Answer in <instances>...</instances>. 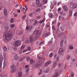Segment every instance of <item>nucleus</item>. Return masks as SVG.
<instances>
[{
	"label": "nucleus",
	"mask_w": 77,
	"mask_h": 77,
	"mask_svg": "<svg viewBox=\"0 0 77 77\" xmlns=\"http://www.w3.org/2000/svg\"><path fill=\"white\" fill-rule=\"evenodd\" d=\"M12 33L11 32H8V33L5 32L4 34L5 38L4 41L5 42H8L10 40V39L12 37Z\"/></svg>",
	"instance_id": "obj_1"
},
{
	"label": "nucleus",
	"mask_w": 77,
	"mask_h": 77,
	"mask_svg": "<svg viewBox=\"0 0 77 77\" xmlns=\"http://www.w3.org/2000/svg\"><path fill=\"white\" fill-rule=\"evenodd\" d=\"M3 56L4 58V61L3 63V68H5L6 65V52H4L3 53Z\"/></svg>",
	"instance_id": "obj_2"
},
{
	"label": "nucleus",
	"mask_w": 77,
	"mask_h": 77,
	"mask_svg": "<svg viewBox=\"0 0 77 77\" xmlns=\"http://www.w3.org/2000/svg\"><path fill=\"white\" fill-rule=\"evenodd\" d=\"M42 64V63H41L40 61H38L37 62L35 65V68H39L41 66Z\"/></svg>",
	"instance_id": "obj_3"
},
{
	"label": "nucleus",
	"mask_w": 77,
	"mask_h": 77,
	"mask_svg": "<svg viewBox=\"0 0 77 77\" xmlns=\"http://www.w3.org/2000/svg\"><path fill=\"white\" fill-rule=\"evenodd\" d=\"M21 44V41L17 40L15 43V46L16 47H18V46H20Z\"/></svg>",
	"instance_id": "obj_4"
},
{
	"label": "nucleus",
	"mask_w": 77,
	"mask_h": 77,
	"mask_svg": "<svg viewBox=\"0 0 77 77\" xmlns=\"http://www.w3.org/2000/svg\"><path fill=\"white\" fill-rule=\"evenodd\" d=\"M11 72H15L16 71V66H14V64H13L11 66Z\"/></svg>",
	"instance_id": "obj_5"
},
{
	"label": "nucleus",
	"mask_w": 77,
	"mask_h": 77,
	"mask_svg": "<svg viewBox=\"0 0 77 77\" xmlns=\"http://www.w3.org/2000/svg\"><path fill=\"white\" fill-rule=\"evenodd\" d=\"M59 54H62L64 53V50L62 48H60L59 51L58 52Z\"/></svg>",
	"instance_id": "obj_6"
},
{
	"label": "nucleus",
	"mask_w": 77,
	"mask_h": 77,
	"mask_svg": "<svg viewBox=\"0 0 77 77\" xmlns=\"http://www.w3.org/2000/svg\"><path fill=\"white\" fill-rule=\"evenodd\" d=\"M41 33V31L39 30H36L34 32V35H40Z\"/></svg>",
	"instance_id": "obj_7"
},
{
	"label": "nucleus",
	"mask_w": 77,
	"mask_h": 77,
	"mask_svg": "<svg viewBox=\"0 0 77 77\" xmlns=\"http://www.w3.org/2000/svg\"><path fill=\"white\" fill-rule=\"evenodd\" d=\"M57 66V62L56 61H55L54 62L53 64H52V68L53 69L55 67Z\"/></svg>",
	"instance_id": "obj_8"
},
{
	"label": "nucleus",
	"mask_w": 77,
	"mask_h": 77,
	"mask_svg": "<svg viewBox=\"0 0 77 77\" xmlns=\"http://www.w3.org/2000/svg\"><path fill=\"white\" fill-rule=\"evenodd\" d=\"M22 72H19L16 77H22Z\"/></svg>",
	"instance_id": "obj_9"
},
{
	"label": "nucleus",
	"mask_w": 77,
	"mask_h": 77,
	"mask_svg": "<svg viewBox=\"0 0 77 77\" xmlns=\"http://www.w3.org/2000/svg\"><path fill=\"white\" fill-rule=\"evenodd\" d=\"M51 61L49 60L47 62H46L45 64V66H48V65H49V64H50V63H52Z\"/></svg>",
	"instance_id": "obj_10"
},
{
	"label": "nucleus",
	"mask_w": 77,
	"mask_h": 77,
	"mask_svg": "<svg viewBox=\"0 0 77 77\" xmlns=\"http://www.w3.org/2000/svg\"><path fill=\"white\" fill-rule=\"evenodd\" d=\"M26 30H28V31H30V30L32 29V26H29V27L26 26Z\"/></svg>",
	"instance_id": "obj_11"
},
{
	"label": "nucleus",
	"mask_w": 77,
	"mask_h": 77,
	"mask_svg": "<svg viewBox=\"0 0 77 77\" xmlns=\"http://www.w3.org/2000/svg\"><path fill=\"white\" fill-rule=\"evenodd\" d=\"M17 33L18 34V35H20L22 33V31L20 30H18L17 31Z\"/></svg>",
	"instance_id": "obj_12"
},
{
	"label": "nucleus",
	"mask_w": 77,
	"mask_h": 77,
	"mask_svg": "<svg viewBox=\"0 0 77 77\" xmlns=\"http://www.w3.org/2000/svg\"><path fill=\"white\" fill-rule=\"evenodd\" d=\"M3 56L1 55L0 54V61L1 60V61H3Z\"/></svg>",
	"instance_id": "obj_13"
},
{
	"label": "nucleus",
	"mask_w": 77,
	"mask_h": 77,
	"mask_svg": "<svg viewBox=\"0 0 77 77\" xmlns=\"http://www.w3.org/2000/svg\"><path fill=\"white\" fill-rule=\"evenodd\" d=\"M9 27L8 26H6L4 27V29L5 30V31H8L9 30Z\"/></svg>",
	"instance_id": "obj_14"
},
{
	"label": "nucleus",
	"mask_w": 77,
	"mask_h": 77,
	"mask_svg": "<svg viewBox=\"0 0 77 77\" xmlns=\"http://www.w3.org/2000/svg\"><path fill=\"white\" fill-rule=\"evenodd\" d=\"M45 73H48L49 72V69H47L46 70L43 71Z\"/></svg>",
	"instance_id": "obj_15"
},
{
	"label": "nucleus",
	"mask_w": 77,
	"mask_h": 77,
	"mask_svg": "<svg viewBox=\"0 0 77 77\" xmlns=\"http://www.w3.org/2000/svg\"><path fill=\"white\" fill-rule=\"evenodd\" d=\"M69 15L70 17H72V11L70 10L69 11Z\"/></svg>",
	"instance_id": "obj_16"
},
{
	"label": "nucleus",
	"mask_w": 77,
	"mask_h": 77,
	"mask_svg": "<svg viewBox=\"0 0 77 77\" xmlns=\"http://www.w3.org/2000/svg\"><path fill=\"white\" fill-rule=\"evenodd\" d=\"M29 40L30 41V42L31 43L33 42V37H29Z\"/></svg>",
	"instance_id": "obj_17"
},
{
	"label": "nucleus",
	"mask_w": 77,
	"mask_h": 77,
	"mask_svg": "<svg viewBox=\"0 0 77 77\" xmlns=\"http://www.w3.org/2000/svg\"><path fill=\"white\" fill-rule=\"evenodd\" d=\"M49 18H53V14H52V13H50L49 14Z\"/></svg>",
	"instance_id": "obj_18"
},
{
	"label": "nucleus",
	"mask_w": 77,
	"mask_h": 77,
	"mask_svg": "<svg viewBox=\"0 0 77 77\" xmlns=\"http://www.w3.org/2000/svg\"><path fill=\"white\" fill-rule=\"evenodd\" d=\"M77 8V4L75 3H74L73 5V9H75Z\"/></svg>",
	"instance_id": "obj_19"
},
{
	"label": "nucleus",
	"mask_w": 77,
	"mask_h": 77,
	"mask_svg": "<svg viewBox=\"0 0 77 77\" xmlns=\"http://www.w3.org/2000/svg\"><path fill=\"white\" fill-rule=\"evenodd\" d=\"M42 69H40V72L38 73V75H40L42 74Z\"/></svg>",
	"instance_id": "obj_20"
},
{
	"label": "nucleus",
	"mask_w": 77,
	"mask_h": 77,
	"mask_svg": "<svg viewBox=\"0 0 77 77\" xmlns=\"http://www.w3.org/2000/svg\"><path fill=\"white\" fill-rule=\"evenodd\" d=\"M63 8L65 10V11H67L68 10V8L66 6H63Z\"/></svg>",
	"instance_id": "obj_21"
},
{
	"label": "nucleus",
	"mask_w": 77,
	"mask_h": 77,
	"mask_svg": "<svg viewBox=\"0 0 77 77\" xmlns=\"http://www.w3.org/2000/svg\"><path fill=\"white\" fill-rule=\"evenodd\" d=\"M7 14H8V12H7V10H4V15L5 16H7Z\"/></svg>",
	"instance_id": "obj_22"
},
{
	"label": "nucleus",
	"mask_w": 77,
	"mask_h": 77,
	"mask_svg": "<svg viewBox=\"0 0 77 77\" xmlns=\"http://www.w3.org/2000/svg\"><path fill=\"white\" fill-rule=\"evenodd\" d=\"M15 60H18V57L17 55H16L14 57Z\"/></svg>",
	"instance_id": "obj_23"
},
{
	"label": "nucleus",
	"mask_w": 77,
	"mask_h": 77,
	"mask_svg": "<svg viewBox=\"0 0 77 77\" xmlns=\"http://www.w3.org/2000/svg\"><path fill=\"white\" fill-rule=\"evenodd\" d=\"M15 26V25L14 24H12L10 25V27L11 28H14Z\"/></svg>",
	"instance_id": "obj_24"
},
{
	"label": "nucleus",
	"mask_w": 77,
	"mask_h": 77,
	"mask_svg": "<svg viewBox=\"0 0 77 77\" xmlns=\"http://www.w3.org/2000/svg\"><path fill=\"white\" fill-rule=\"evenodd\" d=\"M50 35V34L49 32H48L45 34V36L46 37H47V36H48L49 35Z\"/></svg>",
	"instance_id": "obj_25"
},
{
	"label": "nucleus",
	"mask_w": 77,
	"mask_h": 77,
	"mask_svg": "<svg viewBox=\"0 0 77 77\" xmlns=\"http://www.w3.org/2000/svg\"><path fill=\"white\" fill-rule=\"evenodd\" d=\"M25 47V45H22L21 46L20 48L21 50H23L24 48Z\"/></svg>",
	"instance_id": "obj_26"
},
{
	"label": "nucleus",
	"mask_w": 77,
	"mask_h": 77,
	"mask_svg": "<svg viewBox=\"0 0 77 77\" xmlns=\"http://www.w3.org/2000/svg\"><path fill=\"white\" fill-rule=\"evenodd\" d=\"M48 0H43V2L44 4H45V3H47V1Z\"/></svg>",
	"instance_id": "obj_27"
},
{
	"label": "nucleus",
	"mask_w": 77,
	"mask_h": 77,
	"mask_svg": "<svg viewBox=\"0 0 77 77\" xmlns=\"http://www.w3.org/2000/svg\"><path fill=\"white\" fill-rule=\"evenodd\" d=\"M62 33H60L59 34H58V38H60V37H61V36H62Z\"/></svg>",
	"instance_id": "obj_28"
},
{
	"label": "nucleus",
	"mask_w": 77,
	"mask_h": 77,
	"mask_svg": "<svg viewBox=\"0 0 77 77\" xmlns=\"http://www.w3.org/2000/svg\"><path fill=\"white\" fill-rule=\"evenodd\" d=\"M53 38H52V39L49 42V43L51 44L53 43Z\"/></svg>",
	"instance_id": "obj_29"
},
{
	"label": "nucleus",
	"mask_w": 77,
	"mask_h": 77,
	"mask_svg": "<svg viewBox=\"0 0 77 77\" xmlns=\"http://www.w3.org/2000/svg\"><path fill=\"white\" fill-rule=\"evenodd\" d=\"M3 61H2L1 60H0V68H2V62Z\"/></svg>",
	"instance_id": "obj_30"
},
{
	"label": "nucleus",
	"mask_w": 77,
	"mask_h": 77,
	"mask_svg": "<svg viewBox=\"0 0 77 77\" xmlns=\"http://www.w3.org/2000/svg\"><path fill=\"white\" fill-rule=\"evenodd\" d=\"M37 7L38 8L39 7H40V8H41V7H42V5L39 4H37Z\"/></svg>",
	"instance_id": "obj_31"
},
{
	"label": "nucleus",
	"mask_w": 77,
	"mask_h": 77,
	"mask_svg": "<svg viewBox=\"0 0 77 77\" xmlns=\"http://www.w3.org/2000/svg\"><path fill=\"white\" fill-rule=\"evenodd\" d=\"M63 40H62L61 41V43H60V46L61 47L63 45Z\"/></svg>",
	"instance_id": "obj_32"
},
{
	"label": "nucleus",
	"mask_w": 77,
	"mask_h": 77,
	"mask_svg": "<svg viewBox=\"0 0 77 77\" xmlns=\"http://www.w3.org/2000/svg\"><path fill=\"white\" fill-rule=\"evenodd\" d=\"M54 5H51L50 6V8L51 9H53V8H54Z\"/></svg>",
	"instance_id": "obj_33"
},
{
	"label": "nucleus",
	"mask_w": 77,
	"mask_h": 77,
	"mask_svg": "<svg viewBox=\"0 0 77 77\" xmlns=\"http://www.w3.org/2000/svg\"><path fill=\"white\" fill-rule=\"evenodd\" d=\"M30 64L32 65L33 63V59H31L30 60Z\"/></svg>",
	"instance_id": "obj_34"
},
{
	"label": "nucleus",
	"mask_w": 77,
	"mask_h": 77,
	"mask_svg": "<svg viewBox=\"0 0 77 77\" xmlns=\"http://www.w3.org/2000/svg\"><path fill=\"white\" fill-rule=\"evenodd\" d=\"M37 23H38V22L36 20H35V23L34 24V26H35L36 25V24H37Z\"/></svg>",
	"instance_id": "obj_35"
},
{
	"label": "nucleus",
	"mask_w": 77,
	"mask_h": 77,
	"mask_svg": "<svg viewBox=\"0 0 77 77\" xmlns=\"http://www.w3.org/2000/svg\"><path fill=\"white\" fill-rule=\"evenodd\" d=\"M3 48L4 51H7V48H6V47H4Z\"/></svg>",
	"instance_id": "obj_36"
},
{
	"label": "nucleus",
	"mask_w": 77,
	"mask_h": 77,
	"mask_svg": "<svg viewBox=\"0 0 77 77\" xmlns=\"http://www.w3.org/2000/svg\"><path fill=\"white\" fill-rule=\"evenodd\" d=\"M36 4L37 5L39 4V0H36Z\"/></svg>",
	"instance_id": "obj_37"
},
{
	"label": "nucleus",
	"mask_w": 77,
	"mask_h": 77,
	"mask_svg": "<svg viewBox=\"0 0 77 77\" xmlns=\"http://www.w3.org/2000/svg\"><path fill=\"white\" fill-rule=\"evenodd\" d=\"M69 48L70 50H73L74 48L72 46H70L69 47Z\"/></svg>",
	"instance_id": "obj_38"
},
{
	"label": "nucleus",
	"mask_w": 77,
	"mask_h": 77,
	"mask_svg": "<svg viewBox=\"0 0 77 77\" xmlns=\"http://www.w3.org/2000/svg\"><path fill=\"white\" fill-rule=\"evenodd\" d=\"M23 11L24 12V13H26V10L25 9V8H23Z\"/></svg>",
	"instance_id": "obj_39"
},
{
	"label": "nucleus",
	"mask_w": 77,
	"mask_h": 77,
	"mask_svg": "<svg viewBox=\"0 0 77 77\" xmlns=\"http://www.w3.org/2000/svg\"><path fill=\"white\" fill-rule=\"evenodd\" d=\"M26 60L27 61H29V60H30V57H26Z\"/></svg>",
	"instance_id": "obj_40"
},
{
	"label": "nucleus",
	"mask_w": 77,
	"mask_h": 77,
	"mask_svg": "<svg viewBox=\"0 0 77 77\" xmlns=\"http://www.w3.org/2000/svg\"><path fill=\"white\" fill-rule=\"evenodd\" d=\"M41 11L40 8H38L36 10V12H39Z\"/></svg>",
	"instance_id": "obj_41"
},
{
	"label": "nucleus",
	"mask_w": 77,
	"mask_h": 77,
	"mask_svg": "<svg viewBox=\"0 0 77 77\" xmlns=\"http://www.w3.org/2000/svg\"><path fill=\"white\" fill-rule=\"evenodd\" d=\"M10 22L11 23H14V19L12 18H11L10 20Z\"/></svg>",
	"instance_id": "obj_42"
},
{
	"label": "nucleus",
	"mask_w": 77,
	"mask_h": 77,
	"mask_svg": "<svg viewBox=\"0 0 77 77\" xmlns=\"http://www.w3.org/2000/svg\"><path fill=\"white\" fill-rule=\"evenodd\" d=\"M69 59H70V56L68 55L66 58V59L67 60H69Z\"/></svg>",
	"instance_id": "obj_43"
},
{
	"label": "nucleus",
	"mask_w": 77,
	"mask_h": 77,
	"mask_svg": "<svg viewBox=\"0 0 77 77\" xmlns=\"http://www.w3.org/2000/svg\"><path fill=\"white\" fill-rule=\"evenodd\" d=\"M52 30H56V29H55V27H54V26H53L52 27Z\"/></svg>",
	"instance_id": "obj_44"
},
{
	"label": "nucleus",
	"mask_w": 77,
	"mask_h": 77,
	"mask_svg": "<svg viewBox=\"0 0 77 77\" xmlns=\"http://www.w3.org/2000/svg\"><path fill=\"white\" fill-rule=\"evenodd\" d=\"M53 56V54L52 53H51L50 55H49V57H52V56Z\"/></svg>",
	"instance_id": "obj_45"
},
{
	"label": "nucleus",
	"mask_w": 77,
	"mask_h": 77,
	"mask_svg": "<svg viewBox=\"0 0 77 77\" xmlns=\"http://www.w3.org/2000/svg\"><path fill=\"white\" fill-rule=\"evenodd\" d=\"M19 54H21V53H22V51L20 50L19 51Z\"/></svg>",
	"instance_id": "obj_46"
},
{
	"label": "nucleus",
	"mask_w": 77,
	"mask_h": 77,
	"mask_svg": "<svg viewBox=\"0 0 77 77\" xmlns=\"http://www.w3.org/2000/svg\"><path fill=\"white\" fill-rule=\"evenodd\" d=\"M60 29L61 30V31L63 32L64 30L62 28V27H60Z\"/></svg>",
	"instance_id": "obj_47"
},
{
	"label": "nucleus",
	"mask_w": 77,
	"mask_h": 77,
	"mask_svg": "<svg viewBox=\"0 0 77 77\" xmlns=\"http://www.w3.org/2000/svg\"><path fill=\"white\" fill-rule=\"evenodd\" d=\"M61 19L62 20V21H65V18L64 17H61Z\"/></svg>",
	"instance_id": "obj_48"
},
{
	"label": "nucleus",
	"mask_w": 77,
	"mask_h": 77,
	"mask_svg": "<svg viewBox=\"0 0 77 77\" xmlns=\"http://www.w3.org/2000/svg\"><path fill=\"white\" fill-rule=\"evenodd\" d=\"M74 16H77V12H75L74 14Z\"/></svg>",
	"instance_id": "obj_49"
},
{
	"label": "nucleus",
	"mask_w": 77,
	"mask_h": 77,
	"mask_svg": "<svg viewBox=\"0 0 77 77\" xmlns=\"http://www.w3.org/2000/svg\"><path fill=\"white\" fill-rule=\"evenodd\" d=\"M28 50L29 51H30L31 50V48L29 47L28 48Z\"/></svg>",
	"instance_id": "obj_50"
},
{
	"label": "nucleus",
	"mask_w": 77,
	"mask_h": 77,
	"mask_svg": "<svg viewBox=\"0 0 77 77\" xmlns=\"http://www.w3.org/2000/svg\"><path fill=\"white\" fill-rule=\"evenodd\" d=\"M14 51H17V48H14Z\"/></svg>",
	"instance_id": "obj_51"
},
{
	"label": "nucleus",
	"mask_w": 77,
	"mask_h": 77,
	"mask_svg": "<svg viewBox=\"0 0 77 77\" xmlns=\"http://www.w3.org/2000/svg\"><path fill=\"white\" fill-rule=\"evenodd\" d=\"M24 60V58L23 57L21 58L20 60V61H23Z\"/></svg>",
	"instance_id": "obj_52"
},
{
	"label": "nucleus",
	"mask_w": 77,
	"mask_h": 77,
	"mask_svg": "<svg viewBox=\"0 0 77 77\" xmlns=\"http://www.w3.org/2000/svg\"><path fill=\"white\" fill-rule=\"evenodd\" d=\"M27 51V49H26V50H23V53H25V52H26V51Z\"/></svg>",
	"instance_id": "obj_53"
},
{
	"label": "nucleus",
	"mask_w": 77,
	"mask_h": 77,
	"mask_svg": "<svg viewBox=\"0 0 77 77\" xmlns=\"http://www.w3.org/2000/svg\"><path fill=\"white\" fill-rule=\"evenodd\" d=\"M74 73H72L71 75V77H74Z\"/></svg>",
	"instance_id": "obj_54"
},
{
	"label": "nucleus",
	"mask_w": 77,
	"mask_h": 77,
	"mask_svg": "<svg viewBox=\"0 0 77 77\" xmlns=\"http://www.w3.org/2000/svg\"><path fill=\"white\" fill-rule=\"evenodd\" d=\"M25 18H26V16L25 15H24L23 16V17L22 20H24Z\"/></svg>",
	"instance_id": "obj_55"
},
{
	"label": "nucleus",
	"mask_w": 77,
	"mask_h": 77,
	"mask_svg": "<svg viewBox=\"0 0 77 77\" xmlns=\"http://www.w3.org/2000/svg\"><path fill=\"white\" fill-rule=\"evenodd\" d=\"M62 71V69H61L59 71H58V72H59V73H60Z\"/></svg>",
	"instance_id": "obj_56"
},
{
	"label": "nucleus",
	"mask_w": 77,
	"mask_h": 77,
	"mask_svg": "<svg viewBox=\"0 0 77 77\" xmlns=\"http://www.w3.org/2000/svg\"><path fill=\"white\" fill-rule=\"evenodd\" d=\"M60 23H58L57 24V26L58 27H59V26H60Z\"/></svg>",
	"instance_id": "obj_57"
},
{
	"label": "nucleus",
	"mask_w": 77,
	"mask_h": 77,
	"mask_svg": "<svg viewBox=\"0 0 77 77\" xmlns=\"http://www.w3.org/2000/svg\"><path fill=\"white\" fill-rule=\"evenodd\" d=\"M14 40H16V39H17V36L14 37Z\"/></svg>",
	"instance_id": "obj_58"
},
{
	"label": "nucleus",
	"mask_w": 77,
	"mask_h": 77,
	"mask_svg": "<svg viewBox=\"0 0 77 77\" xmlns=\"http://www.w3.org/2000/svg\"><path fill=\"white\" fill-rule=\"evenodd\" d=\"M25 7L26 8V10L27 11V9H28V8H27V6H25Z\"/></svg>",
	"instance_id": "obj_59"
},
{
	"label": "nucleus",
	"mask_w": 77,
	"mask_h": 77,
	"mask_svg": "<svg viewBox=\"0 0 77 77\" xmlns=\"http://www.w3.org/2000/svg\"><path fill=\"white\" fill-rule=\"evenodd\" d=\"M26 43H29V41L28 40H26V42H25Z\"/></svg>",
	"instance_id": "obj_60"
},
{
	"label": "nucleus",
	"mask_w": 77,
	"mask_h": 77,
	"mask_svg": "<svg viewBox=\"0 0 77 77\" xmlns=\"http://www.w3.org/2000/svg\"><path fill=\"white\" fill-rule=\"evenodd\" d=\"M62 15L63 16H64L65 15H66V13H63Z\"/></svg>",
	"instance_id": "obj_61"
},
{
	"label": "nucleus",
	"mask_w": 77,
	"mask_h": 77,
	"mask_svg": "<svg viewBox=\"0 0 77 77\" xmlns=\"http://www.w3.org/2000/svg\"><path fill=\"white\" fill-rule=\"evenodd\" d=\"M28 67H29V65H28L25 66V68H28Z\"/></svg>",
	"instance_id": "obj_62"
},
{
	"label": "nucleus",
	"mask_w": 77,
	"mask_h": 77,
	"mask_svg": "<svg viewBox=\"0 0 77 77\" xmlns=\"http://www.w3.org/2000/svg\"><path fill=\"white\" fill-rule=\"evenodd\" d=\"M7 75H3L2 77H6Z\"/></svg>",
	"instance_id": "obj_63"
},
{
	"label": "nucleus",
	"mask_w": 77,
	"mask_h": 77,
	"mask_svg": "<svg viewBox=\"0 0 77 77\" xmlns=\"http://www.w3.org/2000/svg\"><path fill=\"white\" fill-rule=\"evenodd\" d=\"M59 57H58L57 58V61L58 62L59 61Z\"/></svg>",
	"instance_id": "obj_64"
}]
</instances>
